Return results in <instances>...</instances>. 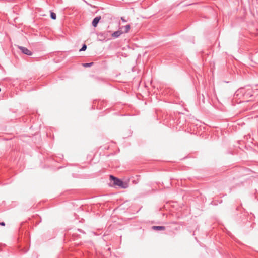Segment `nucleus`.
<instances>
[{
    "instance_id": "obj_9",
    "label": "nucleus",
    "mask_w": 258,
    "mask_h": 258,
    "mask_svg": "<svg viewBox=\"0 0 258 258\" xmlns=\"http://www.w3.org/2000/svg\"><path fill=\"white\" fill-rule=\"evenodd\" d=\"M87 49V45L85 44H83L82 48L79 50V51H85Z\"/></svg>"
},
{
    "instance_id": "obj_8",
    "label": "nucleus",
    "mask_w": 258,
    "mask_h": 258,
    "mask_svg": "<svg viewBox=\"0 0 258 258\" xmlns=\"http://www.w3.org/2000/svg\"><path fill=\"white\" fill-rule=\"evenodd\" d=\"M50 17L53 20H55L56 19V15L55 13L51 12L50 13Z\"/></svg>"
},
{
    "instance_id": "obj_3",
    "label": "nucleus",
    "mask_w": 258,
    "mask_h": 258,
    "mask_svg": "<svg viewBox=\"0 0 258 258\" xmlns=\"http://www.w3.org/2000/svg\"><path fill=\"white\" fill-rule=\"evenodd\" d=\"M101 20V16H97L95 17L92 22V25L94 27H96L100 20Z\"/></svg>"
},
{
    "instance_id": "obj_4",
    "label": "nucleus",
    "mask_w": 258,
    "mask_h": 258,
    "mask_svg": "<svg viewBox=\"0 0 258 258\" xmlns=\"http://www.w3.org/2000/svg\"><path fill=\"white\" fill-rule=\"evenodd\" d=\"M153 230L156 231H161L165 229V227L163 226H153L152 227Z\"/></svg>"
},
{
    "instance_id": "obj_2",
    "label": "nucleus",
    "mask_w": 258,
    "mask_h": 258,
    "mask_svg": "<svg viewBox=\"0 0 258 258\" xmlns=\"http://www.w3.org/2000/svg\"><path fill=\"white\" fill-rule=\"evenodd\" d=\"M18 48L24 54H26L28 56H31L32 55V52L25 47L18 46Z\"/></svg>"
},
{
    "instance_id": "obj_6",
    "label": "nucleus",
    "mask_w": 258,
    "mask_h": 258,
    "mask_svg": "<svg viewBox=\"0 0 258 258\" xmlns=\"http://www.w3.org/2000/svg\"><path fill=\"white\" fill-rule=\"evenodd\" d=\"M123 28H124V32L127 33L129 31L130 29V25H129V24L126 25V26H124Z\"/></svg>"
},
{
    "instance_id": "obj_5",
    "label": "nucleus",
    "mask_w": 258,
    "mask_h": 258,
    "mask_svg": "<svg viewBox=\"0 0 258 258\" xmlns=\"http://www.w3.org/2000/svg\"><path fill=\"white\" fill-rule=\"evenodd\" d=\"M122 32H121V31H115L112 34V36L114 38H118L119 37L121 34H122Z\"/></svg>"
},
{
    "instance_id": "obj_7",
    "label": "nucleus",
    "mask_w": 258,
    "mask_h": 258,
    "mask_svg": "<svg viewBox=\"0 0 258 258\" xmlns=\"http://www.w3.org/2000/svg\"><path fill=\"white\" fill-rule=\"evenodd\" d=\"M93 62H89V63H83L82 65L84 67L87 68V67H90L93 66Z\"/></svg>"
},
{
    "instance_id": "obj_1",
    "label": "nucleus",
    "mask_w": 258,
    "mask_h": 258,
    "mask_svg": "<svg viewBox=\"0 0 258 258\" xmlns=\"http://www.w3.org/2000/svg\"><path fill=\"white\" fill-rule=\"evenodd\" d=\"M110 180L113 182V185L114 187L118 186L123 189H125L128 187L127 183L124 182L120 179L118 178L113 175H110Z\"/></svg>"
},
{
    "instance_id": "obj_11",
    "label": "nucleus",
    "mask_w": 258,
    "mask_h": 258,
    "mask_svg": "<svg viewBox=\"0 0 258 258\" xmlns=\"http://www.w3.org/2000/svg\"><path fill=\"white\" fill-rule=\"evenodd\" d=\"M5 223L4 222H0V225L1 226H5Z\"/></svg>"
},
{
    "instance_id": "obj_10",
    "label": "nucleus",
    "mask_w": 258,
    "mask_h": 258,
    "mask_svg": "<svg viewBox=\"0 0 258 258\" xmlns=\"http://www.w3.org/2000/svg\"><path fill=\"white\" fill-rule=\"evenodd\" d=\"M121 20H122V22H126V20L123 18V17H121Z\"/></svg>"
}]
</instances>
